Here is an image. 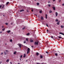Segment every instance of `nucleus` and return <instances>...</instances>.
Instances as JSON below:
<instances>
[{
	"label": "nucleus",
	"instance_id": "12",
	"mask_svg": "<svg viewBox=\"0 0 64 64\" xmlns=\"http://www.w3.org/2000/svg\"><path fill=\"white\" fill-rule=\"evenodd\" d=\"M26 57V54H24V56H23V57L24 58H25V57Z\"/></svg>",
	"mask_w": 64,
	"mask_h": 64
},
{
	"label": "nucleus",
	"instance_id": "1",
	"mask_svg": "<svg viewBox=\"0 0 64 64\" xmlns=\"http://www.w3.org/2000/svg\"><path fill=\"white\" fill-rule=\"evenodd\" d=\"M34 44V45H37L38 44V42H35Z\"/></svg>",
	"mask_w": 64,
	"mask_h": 64
},
{
	"label": "nucleus",
	"instance_id": "20",
	"mask_svg": "<svg viewBox=\"0 0 64 64\" xmlns=\"http://www.w3.org/2000/svg\"><path fill=\"white\" fill-rule=\"evenodd\" d=\"M9 60L8 59L6 61V62H9Z\"/></svg>",
	"mask_w": 64,
	"mask_h": 64
},
{
	"label": "nucleus",
	"instance_id": "26",
	"mask_svg": "<svg viewBox=\"0 0 64 64\" xmlns=\"http://www.w3.org/2000/svg\"><path fill=\"white\" fill-rule=\"evenodd\" d=\"M26 41H28V38H26Z\"/></svg>",
	"mask_w": 64,
	"mask_h": 64
},
{
	"label": "nucleus",
	"instance_id": "40",
	"mask_svg": "<svg viewBox=\"0 0 64 64\" xmlns=\"http://www.w3.org/2000/svg\"><path fill=\"white\" fill-rule=\"evenodd\" d=\"M46 25L47 27H48V24H46Z\"/></svg>",
	"mask_w": 64,
	"mask_h": 64
},
{
	"label": "nucleus",
	"instance_id": "62",
	"mask_svg": "<svg viewBox=\"0 0 64 64\" xmlns=\"http://www.w3.org/2000/svg\"><path fill=\"white\" fill-rule=\"evenodd\" d=\"M11 24L12 25V23H11Z\"/></svg>",
	"mask_w": 64,
	"mask_h": 64
},
{
	"label": "nucleus",
	"instance_id": "19",
	"mask_svg": "<svg viewBox=\"0 0 64 64\" xmlns=\"http://www.w3.org/2000/svg\"><path fill=\"white\" fill-rule=\"evenodd\" d=\"M42 11L41 10H40L39 11V12H40V14H41V13H42Z\"/></svg>",
	"mask_w": 64,
	"mask_h": 64
},
{
	"label": "nucleus",
	"instance_id": "2",
	"mask_svg": "<svg viewBox=\"0 0 64 64\" xmlns=\"http://www.w3.org/2000/svg\"><path fill=\"white\" fill-rule=\"evenodd\" d=\"M30 48H28V51L27 53V54H28V53H29V51H30Z\"/></svg>",
	"mask_w": 64,
	"mask_h": 64
},
{
	"label": "nucleus",
	"instance_id": "46",
	"mask_svg": "<svg viewBox=\"0 0 64 64\" xmlns=\"http://www.w3.org/2000/svg\"><path fill=\"white\" fill-rule=\"evenodd\" d=\"M2 7V6L1 5L0 6V8H1Z\"/></svg>",
	"mask_w": 64,
	"mask_h": 64
},
{
	"label": "nucleus",
	"instance_id": "59",
	"mask_svg": "<svg viewBox=\"0 0 64 64\" xmlns=\"http://www.w3.org/2000/svg\"><path fill=\"white\" fill-rule=\"evenodd\" d=\"M20 61L21 60V58H20Z\"/></svg>",
	"mask_w": 64,
	"mask_h": 64
},
{
	"label": "nucleus",
	"instance_id": "25",
	"mask_svg": "<svg viewBox=\"0 0 64 64\" xmlns=\"http://www.w3.org/2000/svg\"><path fill=\"white\" fill-rule=\"evenodd\" d=\"M52 11L51 10H50L49 12L50 13H52Z\"/></svg>",
	"mask_w": 64,
	"mask_h": 64
},
{
	"label": "nucleus",
	"instance_id": "53",
	"mask_svg": "<svg viewBox=\"0 0 64 64\" xmlns=\"http://www.w3.org/2000/svg\"><path fill=\"white\" fill-rule=\"evenodd\" d=\"M53 1H55V0H53Z\"/></svg>",
	"mask_w": 64,
	"mask_h": 64
},
{
	"label": "nucleus",
	"instance_id": "16",
	"mask_svg": "<svg viewBox=\"0 0 64 64\" xmlns=\"http://www.w3.org/2000/svg\"><path fill=\"white\" fill-rule=\"evenodd\" d=\"M40 56V58H43V56H42L41 55Z\"/></svg>",
	"mask_w": 64,
	"mask_h": 64
},
{
	"label": "nucleus",
	"instance_id": "17",
	"mask_svg": "<svg viewBox=\"0 0 64 64\" xmlns=\"http://www.w3.org/2000/svg\"><path fill=\"white\" fill-rule=\"evenodd\" d=\"M30 34L29 33H28V34H26V35L27 36H28V35H29Z\"/></svg>",
	"mask_w": 64,
	"mask_h": 64
},
{
	"label": "nucleus",
	"instance_id": "58",
	"mask_svg": "<svg viewBox=\"0 0 64 64\" xmlns=\"http://www.w3.org/2000/svg\"><path fill=\"white\" fill-rule=\"evenodd\" d=\"M11 34H13V32H12Z\"/></svg>",
	"mask_w": 64,
	"mask_h": 64
},
{
	"label": "nucleus",
	"instance_id": "54",
	"mask_svg": "<svg viewBox=\"0 0 64 64\" xmlns=\"http://www.w3.org/2000/svg\"><path fill=\"white\" fill-rule=\"evenodd\" d=\"M24 22V21H22V22Z\"/></svg>",
	"mask_w": 64,
	"mask_h": 64
},
{
	"label": "nucleus",
	"instance_id": "33",
	"mask_svg": "<svg viewBox=\"0 0 64 64\" xmlns=\"http://www.w3.org/2000/svg\"><path fill=\"white\" fill-rule=\"evenodd\" d=\"M50 37H51V38H53V36H51Z\"/></svg>",
	"mask_w": 64,
	"mask_h": 64
},
{
	"label": "nucleus",
	"instance_id": "23",
	"mask_svg": "<svg viewBox=\"0 0 64 64\" xmlns=\"http://www.w3.org/2000/svg\"><path fill=\"white\" fill-rule=\"evenodd\" d=\"M58 38H60V39H62V37H60V36H58Z\"/></svg>",
	"mask_w": 64,
	"mask_h": 64
},
{
	"label": "nucleus",
	"instance_id": "51",
	"mask_svg": "<svg viewBox=\"0 0 64 64\" xmlns=\"http://www.w3.org/2000/svg\"><path fill=\"white\" fill-rule=\"evenodd\" d=\"M48 3H50V2H49V1H48Z\"/></svg>",
	"mask_w": 64,
	"mask_h": 64
},
{
	"label": "nucleus",
	"instance_id": "34",
	"mask_svg": "<svg viewBox=\"0 0 64 64\" xmlns=\"http://www.w3.org/2000/svg\"><path fill=\"white\" fill-rule=\"evenodd\" d=\"M4 55H6V52H4Z\"/></svg>",
	"mask_w": 64,
	"mask_h": 64
},
{
	"label": "nucleus",
	"instance_id": "4",
	"mask_svg": "<svg viewBox=\"0 0 64 64\" xmlns=\"http://www.w3.org/2000/svg\"><path fill=\"white\" fill-rule=\"evenodd\" d=\"M52 8L54 10H55V7L54 6V7L52 6Z\"/></svg>",
	"mask_w": 64,
	"mask_h": 64
},
{
	"label": "nucleus",
	"instance_id": "11",
	"mask_svg": "<svg viewBox=\"0 0 64 64\" xmlns=\"http://www.w3.org/2000/svg\"><path fill=\"white\" fill-rule=\"evenodd\" d=\"M11 32V31L10 30H8L7 31V32L8 33H10Z\"/></svg>",
	"mask_w": 64,
	"mask_h": 64
},
{
	"label": "nucleus",
	"instance_id": "7",
	"mask_svg": "<svg viewBox=\"0 0 64 64\" xmlns=\"http://www.w3.org/2000/svg\"><path fill=\"white\" fill-rule=\"evenodd\" d=\"M38 54H39V53L38 52H36V56H38Z\"/></svg>",
	"mask_w": 64,
	"mask_h": 64
},
{
	"label": "nucleus",
	"instance_id": "5",
	"mask_svg": "<svg viewBox=\"0 0 64 64\" xmlns=\"http://www.w3.org/2000/svg\"><path fill=\"white\" fill-rule=\"evenodd\" d=\"M59 34H62V35H64V34L63 33L60 32L59 33Z\"/></svg>",
	"mask_w": 64,
	"mask_h": 64
},
{
	"label": "nucleus",
	"instance_id": "27",
	"mask_svg": "<svg viewBox=\"0 0 64 64\" xmlns=\"http://www.w3.org/2000/svg\"><path fill=\"white\" fill-rule=\"evenodd\" d=\"M46 44H47V45H48V42H46Z\"/></svg>",
	"mask_w": 64,
	"mask_h": 64
},
{
	"label": "nucleus",
	"instance_id": "15",
	"mask_svg": "<svg viewBox=\"0 0 64 64\" xmlns=\"http://www.w3.org/2000/svg\"><path fill=\"white\" fill-rule=\"evenodd\" d=\"M56 24H57V25H59V24H60V23H59V22H57L56 23Z\"/></svg>",
	"mask_w": 64,
	"mask_h": 64
},
{
	"label": "nucleus",
	"instance_id": "55",
	"mask_svg": "<svg viewBox=\"0 0 64 64\" xmlns=\"http://www.w3.org/2000/svg\"><path fill=\"white\" fill-rule=\"evenodd\" d=\"M3 6L4 7V5H3Z\"/></svg>",
	"mask_w": 64,
	"mask_h": 64
},
{
	"label": "nucleus",
	"instance_id": "57",
	"mask_svg": "<svg viewBox=\"0 0 64 64\" xmlns=\"http://www.w3.org/2000/svg\"><path fill=\"white\" fill-rule=\"evenodd\" d=\"M27 12H28V10H27Z\"/></svg>",
	"mask_w": 64,
	"mask_h": 64
},
{
	"label": "nucleus",
	"instance_id": "9",
	"mask_svg": "<svg viewBox=\"0 0 64 64\" xmlns=\"http://www.w3.org/2000/svg\"><path fill=\"white\" fill-rule=\"evenodd\" d=\"M24 11V10L23 9H22V10H20V12H23V11Z\"/></svg>",
	"mask_w": 64,
	"mask_h": 64
},
{
	"label": "nucleus",
	"instance_id": "50",
	"mask_svg": "<svg viewBox=\"0 0 64 64\" xmlns=\"http://www.w3.org/2000/svg\"><path fill=\"white\" fill-rule=\"evenodd\" d=\"M2 33V32H0V33Z\"/></svg>",
	"mask_w": 64,
	"mask_h": 64
},
{
	"label": "nucleus",
	"instance_id": "38",
	"mask_svg": "<svg viewBox=\"0 0 64 64\" xmlns=\"http://www.w3.org/2000/svg\"><path fill=\"white\" fill-rule=\"evenodd\" d=\"M32 12H33V9H32L31 10Z\"/></svg>",
	"mask_w": 64,
	"mask_h": 64
},
{
	"label": "nucleus",
	"instance_id": "8",
	"mask_svg": "<svg viewBox=\"0 0 64 64\" xmlns=\"http://www.w3.org/2000/svg\"><path fill=\"white\" fill-rule=\"evenodd\" d=\"M41 20H43V19H44L43 17L42 16L41 17Z\"/></svg>",
	"mask_w": 64,
	"mask_h": 64
},
{
	"label": "nucleus",
	"instance_id": "47",
	"mask_svg": "<svg viewBox=\"0 0 64 64\" xmlns=\"http://www.w3.org/2000/svg\"><path fill=\"white\" fill-rule=\"evenodd\" d=\"M2 28H4V26H2Z\"/></svg>",
	"mask_w": 64,
	"mask_h": 64
},
{
	"label": "nucleus",
	"instance_id": "31",
	"mask_svg": "<svg viewBox=\"0 0 64 64\" xmlns=\"http://www.w3.org/2000/svg\"><path fill=\"white\" fill-rule=\"evenodd\" d=\"M5 25H8V23H6L5 24Z\"/></svg>",
	"mask_w": 64,
	"mask_h": 64
},
{
	"label": "nucleus",
	"instance_id": "56",
	"mask_svg": "<svg viewBox=\"0 0 64 64\" xmlns=\"http://www.w3.org/2000/svg\"><path fill=\"white\" fill-rule=\"evenodd\" d=\"M37 64H40L38 63H37Z\"/></svg>",
	"mask_w": 64,
	"mask_h": 64
},
{
	"label": "nucleus",
	"instance_id": "39",
	"mask_svg": "<svg viewBox=\"0 0 64 64\" xmlns=\"http://www.w3.org/2000/svg\"><path fill=\"white\" fill-rule=\"evenodd\" d=\"M24 43H26V41H24Z\"/></svg>",
	"mask_w": 64,
	"mask_h": 64
},
{
	"label": "nucleus",
	"instance_id": "49",
	"mask_svg": "<svg viewBox=\"0 0 64 64\" xmlns=\"http://www.w3.org/2000/svg\"><path fill=\"white\" fill-rule=\"evenodd\" d=\"M46 31H47V32H48L49 31L48 30H46Z\"/></svg>",
	"mask_w": 64,
	"mask_h": 64
},
{
	"label": "nucleus",
	"instance_id": "14",
	"mask_svg": "<svg viewBox=\"0 0 64 64\" xmlns=\"http://www.w3.org/2000/svg\"><path fill=\"white\" fill-rule=\"evenodd\" d=\"M55 55L56 56H57V55H58V54H57V53H56L55 54Z\"/></svg>",
	"mask_w": 64,
	"mask_h": 64
},
{
	"label": "nucleus",
	"instance_id": "21",
	"mask_svg": "<svg viewBox=\"0 0 64 64\" xmlns=\"http://www.w3.org/2000/svg\"><path fill=\"white\" fill-rule=\"evenodd\" d=\"M60 27L61 28H64V27L62 25Z\"/></svg>",
	"mask_w": 64,
	"mask_h": 64
},
{
	"label": "nucleus",
	"instance_id": "64",
	"mask_svg": "<svg viewBox=\"0 0 64 64\" xmlns=\"http://www.w3.org/2000/svg\"><path fill=\"white\" fill-rule=\"evenodd\" d=\"M28 18H27V20H28Z\"/></svg>",
	"mask_w": 64,
	"mask_h": 64
},
{
	"label": "nucleus",
	"instance_id": "24",
	"mask_svg": "<svg viewBox=\"0 0 64 64\" xmlns=\"http://www.w3.org/2000/svg\"><path fill=\"white\" fill-rule=\"evenodd\" d=\"M36 5H39V3L38 2L36 3Z\"/></svg>",
	"mask_w": 64,
	"mask_h": 64
},
{
	"label": "nucleus",
	"instance_id": "52",
	"mask_svg": "<svg viewBox=\"0 0 64 64\" xmlns=\"http://www.w3.org/2000/svg\"><path fill=\"white\" fill-rule=\"evenodd\" d=\"M28 62V60H26V62Z\"/></svg>",
	"mask_w": 64,
	"mask_h": 64
},
{
	"label": "nucleus",
	"instance_id": "43",
	"mask_svg": "<svg viewBox=\"0 0 64 64\" xmlns=\"http://www.w3.org/2000/svg\"><path fill=\"white\" fill-rule=\"evenodd\" d=\"M10 64H12V62H10Z\"/></svg>",
	"mask_w": 64,
	"mask_h": 64
},
{
	"label": "nucleus",
	"instance_id": "61",
	"mask_svg": "<svg viewBox=\"0 0 64 64\" xmlns=\"http://www.w3.org/2000/svg\"><path fill=\"white\" fill-rule=\"evenodd\" d=\"M18 64H20V63H18Z\"/></svg>",
	"mask_w": 64,
	"mask_h": 64
},
{
	"label": "nucleus",
	"instance_id": "48",
	"mask_svg": "<svg viewBox=\"0 0 64 64\" xmlns=\"http://www.w3.org/2000/svg\"><path fill=\"white\" fill-rule=\"evenodd\" d=\"M46 19H47V16H46Z\"/></svg>",
	"mask_w": 64,
	"mask_h": 64
},
{
	"label": "nucleus",
	"instance_id": "6",
	"mask_svg": "<svg viewBox=\"0 0 64 64\" xmlns=\"http://www.w3.org/2000/svg\"><path fill=\"white\" fill-rule=\"evenodd\" d=\"M56 17H57V16H58V13H57V12H56Z\"/></svg>",
	"mask_w": 64,
	"mask_h": 64
},
{
	"label": "nucleus",
	"instance_id": "10",
	"mask_svg": "<svg viewBox=\"0 0 64 64\" xmlns=\"http://www.w3.org/2000/svg\"><path fill=\"white\" fill-rule=\"evenodd\" d=\"M30 42H33V40H32L31 39H30Z\"/></svg>",
	"mask_w": 64,
	"mask_h": 64
},
{
	"label": "nucleus",
	"instance_id": "32",
	"mask_svg": "<svg viewBox=\"0 0 64 64\" xmlns=\"http://www.w3.org/2000/svg\"><path fill=\"white\" fill-rule=\"evenodd\" d=\"M46 53H47V54H48V52H46Z\"/></svg>",
	"mask_w": 64,
	"mask_h": 64
},
{
	"label": "nucleus",
	"instance_id": "45",
	"mask_svg": "<svg viewBox=\"0 0 64 64\" xmlns=\"http://www.w3.org/2000/svg\"><path fill=\"white\" fill-rule=\"evenodd\" d=\"M62 6H64V4H62Z\"/></svg>",
	"mask_w": 64,
	"mask_h": 64
},
{
	"label": "nucleus",
	"instance_id": "29",
	"mask_svg": "<svg viewBox=\"0 0 64 64\" xmlns=\"http://www.w3.org/2000/svg\"><path fill=\"white\" fill-rule=\"evenodd\" d=\"M4 30H5V28L2 29V31H4Z\"/></svg>",
	"mask_w": 64,
	"mask_h": 64
},
{
	"label": "nucleus",
	"instance_id": "42",
	"mask_svg": "<svg viewBox=\"0 0 64 64\" xmlns=\"http://www.w3.org/2000/svg\"><path fill=\"white\" fill-rule=\"evenodd\" d=\"M47 16V14H46V17Z\"/></svg>",
	"mask_w": 64,
	"mask_h": 64
},
{
	"label": "nucleus",
	"instance_id": "22",
	"mask_svg": "<svg viewBox=\"0 0 64 64\" xmlns=\"http://www.w3.org/2000/svg\"><path fill=\"white\" fill-rule=\"evenodd\" d=\"M9 2H7L6 3V5H8V4H9Z\"/></svg>",
	"mask_w": 64,
	"mask_h": 64
},
{
	"label": "nucleus",
	"instance_id": "44",
	"mask_svg": "<svg viewBox=\"0 0 64 64\" xmlns=\"http://www.w3.org/2000/svg\"><path fill=\"white\" fill-rule=\"evenodd\" d=\"M31 47H32V48H33V47H34V46H31Z\"/></svg>",
	"mask_w": 64,
	"mask_h": 64
},
{
	"label": "nucleus",
	"instance_id": "41",
	"mask_svg": "<svg viewBox=\"0 0 64 64\" xmlns=\"http://www.w3.org/2000/svg\"><path fill=\"white\" fill-rule=\"evenodd\" d=\"M6 52H8V50H6Z\"/></svg>",
	"mask_w": 64,
	"mask_h": 64
},
{
	"label": "nucleus",
	"instance_id": "30",
	"mask_svg": "<svg viewBox=\"0 0 64 64\" xmlns=\"http://www.w3.org/2000/svg\"><path fill=\"white\" fill-rule=\"evenodd\" d=\"M10 42H12V40H10Z\"/></svg>",
	"mask_w": 64,
	"mask_h": 64
},
{
	"label": "nucleus",
	"instance_id": "37",
	"mask_svg": "<svg viewBox=\"0 0 64 64\" xmlns=\"http://www.w3.org/2000/svg\"><path fill=\"white\" fill-rule=\"evenodd\" d=\"M22 56L21 55L20 56V58H22Z\"/></svg>",
	"mask_w": 64,
	"mask_h": 64
},
{
	"label": "nucleus",
	"instance_id": "28",
	"mask_svg": "<svg viewBox=\"0 0 64 64\" xmlns=\"http://www.w3.org/2000/svg\"><path fill=\"white\" fill-rule=\"evenodd\" d=\"M26 28L25 27L23 28H22V30H24V29H25Z\"/></svg>",
	"mask_w": 64,
	"mask_h": 64
},
{
	"label": "nucleus",
	"instance_id": "18",
	"mask_svg": "<svg viewBox=\"0 0 64 64\" xmlns=\"http://www.w3.org/2000/svg\"><path fill=\"white\" fill-rule=\"evenodd\" d=\"M56 22H58V19H56Z\"/></svg>",
	"mask_w": 64,
	"mask_h": 64
},
{
	"label": "nucleus",
	"instance_id": "63",
	"mask_svg": "<svg viewBox=\"0 0 64 64\" xmlns=\"http://www.w3.org/2000/svg\"><path fill=\"white\" fill-rule=\"evenodd\" d=\"M60 22V21H59L58 22Z\"/></svg>",
	"mask_w": 64,
	"mask_h": 64
},
{
	"label": "nucleus",
	"instance_id": "3",
	"mask_svg": "<svg viewBox=\"0 0 64 64\" xmlns=\"http://www.w3.org/2000/svg\"><path fill=\"white\" fill-rule=\"evenodd\" d=\"M18 45L19 46V47H20V48H21V46H22L21 45V44H18Z\"/></svg>",
	"mask_w": 64,
	"mask_h": 64
},
{
	"label": "nucleus",
	"instance_id": "13",
	"mask_svg": "<svg viewBox=\"0 0 64 64\" xmlns=\"http://www.w3.org/2000/svg\"><path fill=\"white\" fill-rule=\"evenodd\" d=\"M14 55H15V54H16V51L14 52Z\"/></svg>",
	"mask_w": 64,
	"mask_h": 64
},
{
	"label": "nucleus",
	"instance_id": "60",
	"mask_svg": "<svg viewBox=\"0 0 64 64\" xmlns=\"http://www.w3.org/2000/svg\"><path fill=\"white\" fill-rule=\"evenodd\" d=\"M4 8V7L3 6L2 7V8Z\"/></svg>",
	"mask_w": 64,
	"mask_h": 64
},
{
	"label": "nucleus",
	"instance_id": "36",
	"mask_svg": "<svg viewBox=\"0 0 64 64\" xmlns=\"http://www.w3.org/2000/svg\"><path fill=\"white\" fill-rule=\"evenodd\" d=\"M3 52H2V53L1 54V55H3Z\"/></svg>",
	"mask_w": 64,
	"mask_h": 64
},
{
	"label": "nucleus",
	"instance_id": "35",
	"mask_svg": "<svg viewBox=\"0 0 64 64\" xmlns=\"http://www.w3.org/2000/svg\"><path fill=\"white\" fill-rule=\"evenodd\" d=\"M48 6H49V7H50V6H51L50 5V4H48Z\"/></svg>",
	"mask_w": 64,
	"mask_h": 64
}]
</instances>
